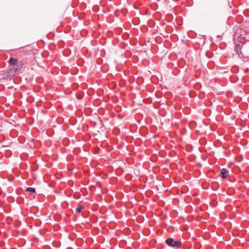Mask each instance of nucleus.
I'll return each instance as SVG.
<instances>
[{"instance_id": "nucleus-6", "label": "nucleus", "mask_w": 249, "mask_h": 249, "mask_svg": "<svg viewBox=\"0 0 249 249\" xmlns=\"http://www.w3.org/2000/svg\"><path fill=\"white\" fill-rule=\"evenodd\" d=\"M83 209V206L81 204H78V207L76 208L75 211L77 213H80Z\"/></svg>"}, {"instance_id": "nucleus-1", "label": "nucleus", "mask_w": 249, "mask_h": 249, "mask_svg": "<svg viewBox=\"0 0 249 249\" xmlns=\"http://www.w3.org/2000/svg\"><path fill=\"white\" fill-rule=\"evenodd\" d=\"M166 244L173 248H180L182 245V243L180 241H175L172 238H169L165 240Z\"/></svg>"}, {"instance_id": "nucleus-8", "label": "nucleus", "mask_w": 249, "mask_h": 249, "mask_svg": "<svg viewBox=\"0 0 249 249\" xmlns=\"http://www.w3.org/2000/svg\"><path fill=\"white\" fill-rule=\"evenodd\" d=\"M78 19H81V18H80V17H78Z\"/></svg>"}, {"instance_id": "nucleus-5", "label": "nucleus", "mask_w": 249, "mask_h": 249, "mask_svg": "<svg viewBox=\"0 0 249 249\" xmlns=\"http://www.w3.org/2000/svg\"><path fill=\"white\" fill-rule=\"evenodd\" d=\"M26 191L27 192L35 193L36 190L33 187H28L26 188Z\"/></svg>"}, {"instance_id": "nucleus-4", "label": "nucleus", "mask_w": 249, "mask_h": 249, "mask_svg": "<svg viewBox=\"0 0 249 249\" xmlns=\"http://www.w3.org/2000/svg\"><path fill=\"white\" fill-rule=\"evenodd\" d=\"M18 61V60L17 59H15L13 57H10L8 61V62L10 65L15 66L16 65V62H17Z\"/></svg>"}, {"instance_id": "nucleus-3", "label": "nucleus", "mask_w": 249, "mask_h": 249, "mask_svg": "<svg viewBox=\"0 0 249 249\" xmlns=\"http://www.w3.org/2000/svg\"><path fill=\"white\" fill-rule=\"evenodd\" d=\"M220 174L223 178H226L229 175V171L225 168H222L220 170Z\"/></svg>"}, {"instance_id": "nucleus-7", "label": "nucleus", "mask_w": 249, "mask_h": 249, "mask_svg": "<svg viewBox=\"0 0 249 249\" xmlns=\"http://www.w3.org/2000/svg\"><path fill=\"white\" fill-rule=\"evenodd\" d=\"M235 50L238 54H239L240 53H241V48H240V45H239V46L236 45Z\"/></svg>"}, {"instance_id": "nucleus-2", "label": "nucleus", "mask_w": 249, "mask_h": 249, "mask_svg": "<svg viewBox=\"0 0 249 249\" xmlns=\"http://www.w3.org/2000/svg\"><path fill=\"white\" fill-rule=\"evenodd\" d=\"M16 65L15 66V68H13L15 71H18L20 70L23 66V62L22 61H18L16 62Z\"/></svg>"}]
</instances>
